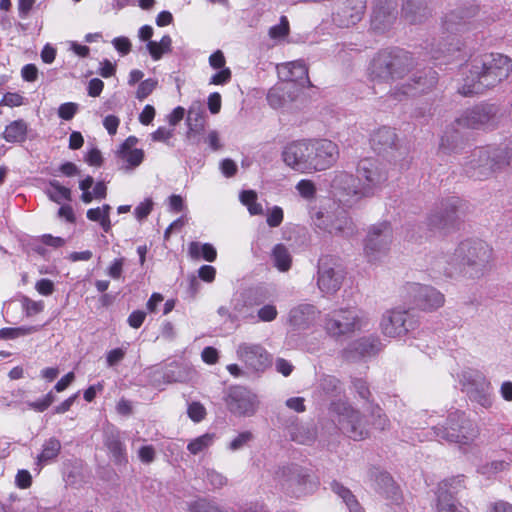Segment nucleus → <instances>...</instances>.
Here are the masks:
<instances>
[{"label":"nucleus","mask_w":512,"mask_h":512,"mask_svg":"<svg viewBox=\"0 0 512 512\" xmlns=\"http://www.w3.org/2000/svg\"><path fill=\"white\" fill-rule=\"evenodd\" d=\"M492 248L484 241L467 239L457 246L452 255H438L431 262V269L453 277L458 273L472 279L483 277L490 268Z\"/></svg>","instance_id":"obj_1"},{"label":"nucleus","mask_w":512,"mask_h":512,"mask_svg":"<svg viewBox=\"0 0 512 512\" xmlns=\"http://www.w3.org/2000/svg\"><path fill=\"white\" fill-rule=\"evenodd\" d=\"M336 143L327 139H302L288 143L282 151L284 163L300 173L330 168L338 159Z\"/></svg>","instance_id":"obj_2"},{"label":"nucleus","mask_w":512,"mask_h":512,"mask_svg":"<svg viewBox=\"0 0 512 512\" xmlns=\"http://www.w3.org/2000/svg\"><path fill=\"white\" fill-rule=\"evenodd\" d=\"M467 68L468 74L458 92L463 96H473L506 80L512 72V59L500 53H486L472 58Z\"/></svg>","instance_id":"obj_3"},{"label":"nucleus","mask_w":512,"mask_h":512,"mask_svg":"<svg viewBox=\"0 0 512 512\" xmlns=\"http://www.w3.org/2000/svg\"><path fill=\"white\" fill-rule=\"evenodd\" d=\"M419 420H413L416 428H423V425H431L433 439L437 441H446L456 443L460 447L471 445L479 436L477 424L470 420L465 412L454 410L450 411L446 420V426H436L433 415L428 416L427 411L417 415Z\"/></svg>","instance_id":"obj_4"},{"label":"nucleus","mask_w":512,"mask_h":512,"mask_svg":"<svg viewBox=\"0 0 512 512\" xmlns=\"http://www.w3.org/2000/svg\"><path fill=\"white\" fill-rule=\"evenodd\" d=\"M412 53L404 49L386 48L371 58L367 67V76L373 82L393 83L403 80L414 68Z\"/></svg>","instance_id":"obj_5"},{"label":"nucleus","mask_w":512,"mask_h":512,"mask_svg":"<svg viewBox=\"0 0 512 512\" xmlns=\"http://www.w3.org/2000/svg\"><path fill=\"white\" fill-rule=\"evenodd\" d=\"M512 164V141L504 148L475 149L464 164L465 174L475 180H485L505 165Z\"/></svg>","instance_id":"obj_6"},{"label":"nucleus","mask_w":512,"mask_h":512,"mask_svg":"<svg viewBox=\"0 0 512 512\" xmlns=\"http://www.w3.org/2000/svg\"><path fill=\"white\" fill-rule=\"evenodd\" d=\"M367 325L368 318L366 314L355 307L339 308L324 317L326 333L337 340L361 330Z\"/></svg>","instance_id":"obj_7"},{"label":"nucleus","mask_w":512,"mask_h":512,"mask_svg":"<svg viewBox=\"0 0 512 512\" xmlns=\"http://www.w3.org/2000/svg\"><path fill=\"white\" fill-rule=\"evenodd\" d=\"M330 414L337 421L338 429L347 437L359 441L368 437L369 431L360 412L352 408L346 401H332Z\"/></svg>","instance_id":"obj_8"},{"label":"nucleus","mask_w":512,"mask_h":512,"mask_svg":"<svg viewBox=\"0 0 512 512\" xmlns=\"http://www.w3.org/2000/svg\"><path fill=\"white\" fill-rule=\"evenodd\" d=\"M357 177L360 183V193L371 197L385 186L388 180L387 165L375 158H364L357 165Z\"/></svg>","instance_id":"obj_9"},{"label":"nucleus","mask_w":512,"mask_h":512,"mask_svg":"<svg viewBox=\"0 0 512 512\" xmlns=\"http://www.w3.org/2000/svg\"><path fill=\"white\" fill-rule=\"evenodd\" d=\"M277 479L285 493L295 498L313 493L318 486L308 471L298 465L281 468L277 472Z\"/></svg>","instance_id":"obj_10"},{"label":"nucleus","mask_w":512,"mask_h":512,"mask_svg":"<svg viewBox=\"0 0 512 512\" xmlns=\"http://www.w3.org/2000/svg\"><path fill=\"white\" fill-rule=\"evenodd\" d=\"M437 72L423 69L412 74L405 82L397 83L389 92L395 101H403L409 97L419 96L432 90L437 84Z\"/></svg>","instance_id":"obj_11"},{"label":"nucleus","mask_w":512,"mask_h":512,"mask_svg":"<svg viewBox=\"0 0 512 512\" xmlns=\"http://www.w3.org/2000/svg\"><path fill=\"white\" fill-rule=\"evenodd\" d=\"M501 117L500 106L494 103H481L464 111L457 122L460 126L471 129L490 130L497 127Z\"/></svg>","instance_id":"obj_12"},{"label":"nucleus","mask_w":512,"mask_h":512,"mask_svg":"<svg viewBox=\"0 0 512 512\" xmlns=\"http://www.w3.org/2000/svg\"><path fill=\"white\" fill-rule=\"evenodd\" d=\"M393 240V230L389 222L372 225L364 243V253L367 260L375 263L381 260L389 251Z\"/></svg>","instance_id":"obj_13"},{"label":"nucleus","mask_w":512,"mask_h":512,"mask_svg":"<svg viewBox=\"0 0 512 512\" xmlns=\"http://www.w3.org/2000/svg\"><path fill=\"white\" fill-rule=\"evenodd\" d=\"M344 277V268L337 258L323 256L319 259L317 286L323 294H335L341 288Z\"/></svg>","instance_id":"obj_14"},{"label":"nucleus","mask_w":512,"mask_h":512,"mask_svg":"<svg viewBox=\"0 0 512 512\" xmlns=\"http://www.w3.org/2000/svg\"><path fill=\"white\" fill-rule=\"evenodd\" d=\"M224 400L229 412L239 417H251L259 407L256 393L241 385L230 386Z\"/></svg>","instance_id":"obj_15"},{"label":"nucleus","mask_w":512,"mask_h":512,"mask_svg":"<svg viewBox=\"0 0 512 512\" xmlns=\"http://www.w3.org/2000/svg\"><path fill=\"white\" fill-rule=\"evenodd\" d=\"M313 222L317 228L333 236L348 238L355 233V225L343 209L318 211Z\"/></svg>","instance_id":"obj_16"},{"label":"nucleus","mask_w":512,"mask_h":512,"mask_svg":"<svg viewBox=\"0 0 512 512\" xmlns=\"http://www.w3.org/2000/svg\"><path fill=\"white\" fill-rule=\"evenodd\" d=\"M418 326V320L408 310L392 309L386 311L381 319L382 333L391 338L405 336Z\"/></svg>","instance_id":"obj_17"},{"label":"nucleus","mask_w":512,"mask_h":512,"mask_svg":"<svg viewBox=\"0 0 512 512\" xmlns=\"http://www.w3.org/2000/svg\"><path fill=\"white\" fill-rule=\"evenodd\" d=\"M404 298L421 310H434L444 304V295L435 288L420 283H408L404 287Z\"/></svg>","instance_id":"obj_18"},{"label":"nucleus","mask_w":512,"mask_h":512,"mask_svg":"<svg viewBox=\"0 0 512 512\" xmlns=\"http://www.w3.org/2000/svg\"><path fill=\"white\" fill-rule=\"evenodd\" d=\"M463 476L458 475L440 482L437 490V512H468L455 494L463 487Z\"/></svg>","instance_id":"obj_19"},{"label":"nucleus","mask_w":512,"mask_h":512,"mask_svg":"<svg viewBox=\"0 0 512 512\" xmlns=\"http://www.w3.org/2000/svg\"><path fill=\"white\" fill-rule=\"evenodd\" d=\"M237 358L256 374L263 373L271 365V356L260 344L240 343L236 348Z\"/></svg>","instance_id":"obj_20"},{"label":"nucleus","mask_w":512,"mask_h":512,"mask_svg":"<svg viewBox=\"0 0 512 512\" xmlns=\"http://www.w3.org/2000/svg\"><path fill=\"white\" fill-rule=\"evenodd\" d=\"M331 188L334 196L338 197L340 202L346 204H353L358 200L365 198L360 193L361 187L358 181V177L354 176L345 171L337 172L332 180Z\"/></svg>","instance_id":"obj_21"},{"label":"nucleus","mask_w":512,"mask_h":512,"mask_svg":"<svg viewBox=\"0 0 512 512\" xmlns=\"http://www.w3.org/2000/svg\"><path fill=\"white\" fill-rule=\"evenodd\" d=\"M461 208V200L457 196L444 199L430 216V224L439 229H446L458 219Z\"/></svg>","instance_id":"obj_22"},{"label":"nucleus","mask_w":512,"mask_h":512,"mask_svg":"<svg viewBox=\"0 0 512 512\" xmlns=\"http://www.w3.org/2000/svg\"><path fill=\"white\" fill-rule=\"evenodd\" d=\"M364 0H344L333 12V22L339 27H350L357 24L363 17Z\"/></svg>","instance_id":"obj_23"},{"label":"nucleus","mask_w":512,"mask_h":512,"mask_svg":"<svg viewBox=\"0 0 512 512\" xmlns=\"http://www.w3.org/2000/svg\"><path fill=\"white\" fill-rule=\"evenodd\" d=\"M478 13V7L470 6L448 13L443 19V28L450 33H458L476 28L473 18Z\"/></svg>","instance_id":"obj_24"},{"label":"nucleus","mask_w":512,"mask_h":512,"mask_svg":"<svg viewBox=\"0 0 512 512\" xmlns=\"http://www.w3.org/2000/svg\"><path fill=\"white\" fill-rule=\"evenodd\" d=\"M371 16V26L382 32L388 28L397 17V2L395 0H374Z\"/></svg>","instance_id":"obj_25"},{"label":"nucleus","mask_w":512,"mask_h":512,"mask_svg":"<svg viewBox=\"0 0 512 512\" xmlns=\"http://www.w3.org/2000/svg\"><path fill=\"white\" fill-rule=\"evenodd\" d=\"M279 79L285 84H289L294 89L295 85L304 86L310 84L308 78V69L301 60L286 62L277 65Z\"/></svg>","instance_id":"obj_26"},{"label":"nucleus","mask_w":512,"mask_h":512,"mask_svg":"<svg viewBox=\"0 0 512 512\" xmlns=\"http://www.w3.org/2000/svg\"><path fill=\"white\" fill-rule=\"evenodd\" d=\"M194 374V370L188 364L171 362L160 370L155 371L154 381H158V377H161L163 383L166 384L185 383L190 381Z\"/></svg>","instance_id":"obj_27"},{"label":"nucleus","mask_w":512,"mask_h":512,"mask_svg":"<svg viewBox=\"0 0 512 512\" xmlns=\"http://www.w3.org/2000/svg\"><path fill=\"white\" fill-rule=\"evenodd\" d=\"M380 344V340L375 336L360 338L345 349L344 357L351 361L363 357H370L379 351Z\"/></svg>","instance_id":"obj_28"},{"label":"nucleus","mask_w":512,"mask_h":512,"mask_svg":"<svg viewBox=\"0 0 512 512\" xmlns=\"http://www.w3.org/2000/svg\"><path fill=\"white\" fill-rule=\"evenodd\" d=\"M318 310L312 304H299L289 312V323L298 331L306 330L313 325L318 317Z\"/></svg>","instance_id":"obj_29"},{"label":"nucleus","mask_w":512,"mask_h":512,"mask_svg":"<svg viewBox=\"0 0 512 512\" xmlns=\"http://www.w3.org/2000/svg\"><path fill=\"white\" fill-rule=\"evenodd\" d=\"M467 395L471 402L485 409L491 408L494 403L491 383L485 378L473 381L467 390Z\"/></svg>","instance_id":"obj_30"},{"label":"nucleus","mask_w":512,"mask_h":512,"mask_svg":"<svg viewBox=\"0 0 512 512\" xmlns=\"http://www.w3.org/2000/svg\"><path fill=\"white\" fill-rule=\"evenodd\" d=\"M398 137L395 129L389 126H382L376 129L370 137L372 149L378 154L387 153L397 147Z\"/></svg>","instance_id":"obj_31"},{"label":"nucleus","mask_w":512,"mask_h":512,"mask_svg":"<svg viewBox=\"0 0 512 512\" xmlns=\"http://www.w3.org/2000/svg\"><path fill=\"white\" fill-rule=\"evenodd\" d=\"M187 139L194 145H198L201 141V135L205 128L204 112L198 108L191 107L187 114Z\"/></svg>","instance_id":"obj_32"},{"label":"nucleus","mask_w":512,"mask_h":512,"mask_svg":"<svg viewBox=\"0 0 512 512\" xmlns=\"http://www.w3.org/2000/svg\"><path fill=\"white\" fill-rule=\"evenodd\" d=\"M138 139L135 136H129L120 146L118 155L127 164L128 168H135L139 166L144 159V151L135 148Z\"/></svg>","instance_id":"obj_33"},{"label":"nucleus","mask_w":512,"mask_h":512,"mask_svg":"<svg viewBox=\"0 0 512 512\" xmlns=\"http://www.w3.org/2000/svg\"><path fill=\"white\" fill-rule=\"evenodd\" d=\"M402 12L405 19L410 23H419L430 13L428 0H406Z\"/></svg>","instance_id":"obj_34"},{"label":"nucleus","mask_w":512,"mask_h":512,"mask_svg":"<svg viewBox=\"0 0 512 512\" xmlns=\"http://www.w3.org/2000/svg\"><path fill=\"white\" fill-rule=\"evenodd\" d=\"M294 98L293 88L281 81L280 84L272 87L267 94V101L274 109L285 107Z\"/></svg>","instance_id":"obj_35"},{"label":"nucleus","mask_w":512,"mask_h":512,"mask_svg":"<svg viewBox=\"0 0 512 512\" xmlns=\"http://www.w3.org/2000/svg\"><path fill=\"white\" fill-rule=\"evenodd\" d=\"M105 444L117 464H125L127 462L125 445L118 433L108 435Z\"/></svg>","instance_id":"obj_36"},{"label":"nucleus","mask_w":512,"mask_h":512,"mask_svg":"<svg viewBox=\"0 0 512 512\" xmlns=\"http://www.w3.org/2000/svg\"><path fill=\"white\" fill-rule=\"evenodd\" d=\"M289 435L294 442L305 445L312 443L316 438L315 429L304 424L290 426Z\"/></svg>","instance_id":"obj_37"},{"label":"nucleus","mask_w":512,"mask_h":512,"mask_svg":"<svg viewBox=\"0 0 512 512\" xmlns=\"http://www.w3.org/2000/svg\"><path fill=\"white\" fill-rule=\"evenodd\" d=\"M318 391L321 395L327 398H332L340 396L343 389L340 381L335 376L323 375L319 379Z\"/></svg>","instance_id":"obj_38"},{"label":"nucleus","mask_w":512,"mask_h":512,"mask_svg":"<svg viewBox=\"0 0 512 512\" xmlns=\"http://www.w3.org/2000/svg\"><path fill=\"white\" fill-rule=\"evenodd\" d=\"M274 266L281 272H286L290 269L292 257L288 248L284 244H276L271 253Z\"/></svg>","instance_id":"obj_39"},{"label":"nucleus","mask_w":512,"mask_h":512,"mask_svg":"<svg viewBox=\"0 0 512 512\" xmlns=\"http://www.w3.org/2000/svg\"><path fill=\"white\" fill-rule=\"evenodd\" d=\"M60 450V441L55 437L49 438L44 442L42 452L37 456V465L41 468L49 461L55 459L60 453Z\"/></svg>","instance_id":"obj_40"},{"label":"nucleus","mask_w":512,"mask_h":512,"mask_svg":"<svg viewBox=\"0 0 512 512\" xmlns=\"http://www.w3.org/2000/svg\"><path fill=\"white\" fill-rule=\"evenodd\" d=\"M27 134V124L23 120H15L6 126L3 138L10 143L22 142Z\"/></svg>","instance_id":"obj_41"},{"label":"nucleus","mask_w":512,"mask_h":512,"mask_svg":"<svg viewBox=\"0 0 512 512\" xmlns=\"http://www.w3.org/2000/svg\"><path fill=\"white\" fill-rule=\"evenodd\" d=\"M188 253L191 258H202L208 262H213L217 257L216 249L209 243L201 244L199 242H191L189 244Z\"/></svg>","instance_id":"obj_42"},{"label":"nucleus","mask_w":512,"mask_h":512,"mask_svg":"<svg viewBox=\"0 0 512 512\" xmlns=\"http://www.w3.org/2000/svg\"><path fill=\"white\" fill-rule=\"evenodd\" d=\"M331 489L343 500L350 512H364L355 496L342 484L334 481L331 483Z\"/></svg>","instance_id":"obj_43"},{"label":"nucleus","mask_w":512,"mask_h":512,"mask_svg":"<svg viewBox=\"0 0 512 512\" xmlns=\"http://www.w3.org/2000/svg\"><path fill=\"white\" fill-rule=\"evenodd\" d=\"M49 199L57 204L63 201H71V190L60 184L57 180H50L46 188Z\"/></svg>","instance_id":"obj_44"},{"label":"nucleus","mask_w":512,"mask_h":512,"mask_svg":"<svg viewBox=\"0 0 512 512\" xmlns=\"http://www.w3.org/2000/svg\"><path fill=\"white\" fill-rule=\"evenodd\" d=\"M172 39L169 35H164L159 42L148 41L147 50L154 61H158L162 56L171 51Z\"/></svg>","instance_id":"obj_45"},{"label":"nucleus","mask_w":512,"mask_h":512,"mask_svg":"<svg viewBox=\"0 0 512 512\" xmlns=\"http://www.w3.org/2000/svg\"><path fill=\"white\" fill-rule=\"evenodd\" d=\"M214 441H215V434L205 433L203 435H200V436L192 439L187 445V450L192 455H198V454L206 451L210 446H212Z\"/></svg>","instance_id":"obj_46"},{"label":"nucleus","mask_w":512,"mask_h":512,"mask_svg":"<svg viewBox=\"0 0 512 512\" xmlns=\"http://www.w3.org/2000/svg\"><path fill=\"white\" fill-rule=\"evenodd\" d=\"M241 203L247 207L251 215H261L263 208L260 203L257 202V193L253 190H244L240 193Z\"/></svg>","instance_id":"obj_47"},{"label":"nucleus","mask_w":512,"mask_h":512,"mask_svg":"<svg viewBox=\"0 0 512 512\" xmlns=\"http://www.w3.org/2000/svg\"><path fill=\"white\" fill-rule=\"evenodd\" d=\"M509 466V462L504 460H494L483 464L478 468V473L487 479H491L498 473L504 471Z\"/></svg>","instance_id":"obj_48"},{"label":"nucleus","mask_w":512,"mask_h":512,"mask_svg":"<svg viewBox=\"0 0 512 512\" xmlns=\"http://www.w3.org/2000/svg\"><path fill=\"white\" fill-rule=\"evenodd\" d=\"M372 424L376 429L385 430L390 426V421L383 410L378 405H372L370 408Z\"/></svg>","instance_id":"obj_49"},{"label":"nucleus","mask_w":512,"mask_h":512,"mask_svg":"<svg viewBox=\"0 0 512 512\" xmlns=\"http://www.w3.org/2000/svg\"><path fill=\"white\" fill-rule=\"evenodd\" d=\"M203 477L206 484L210 485L213 489L222 488L228 481L223 474L210 468L205 469Z\"/></svg>","instance_id":"obj_50"},{"label":"nucleus","mask_w":512,"mask_h":512,"mask_svg":"<svg viewBox=\"0 0 512 512\" xmlns=\"http://www.w3.org/2000/svg\"><path fill=\"white\" fill-rule=\"evenodd\" d=\"M157 85H158V80L155 78H148V79L142 80L140 82V84L138 85V88L136 91V98L140 101H143L156 89Z\"/></svg>","instance_id":"obj_51"},{"label":"nucleus","mask_w":512,"mask_h":512,"mask_svg":"<svg viewBox=\"0 0 512 512\" xmlns=\"http://www.w3.org/2000/svg\"><path fill=\"white\" fill-rule=\"evenodd\" d=\"M295 188L300 196L306 200H313L316 196V186L311 180L302 179L297 183Z\"/></svg>","instance_id":"obj_52"},{"label":"nucleus","mask_w":512,"mask_h":512,"mask_svg":"<svg viewBox=\"0 0 512 512\" xmlns=\"http://www.w3.org/2000/svg\"><path fill=\"white\" fill-rule=\"evenodd\" d=\"M232 79V72L230 68H223L217 70L216 73H214L210 79H209V85H226L228 84Z\"/></svg>","instance_id":"obj_53"},{"label":"nucleus","mask_w":512,"mask_h":512,"mask_svg":"<svg viewBox=\"0 0 512 512\" xmlns=\"http://www.w3.org/2000/svg\"><path fill=\"white\" fill-rule=\"evenodd\" d=\"M289 32V23L285 16L281 17L280 23L269 29V36L272 39L284 38Z\"/></svg>","instance_id":"obj_54"},{"label":"nucleus","mask_w":512,"mask_h":512,"mask_svg":"<svg viewBox=\"0 0 512 512\" xmlns=\"http://www.w3.org/2000/svg\"><path fill=\"white\" fill-rule=\"evenodd\" d=\"M78 104L74 102H66L59 106L58 116L63 120H71L78 111Z\"/></svg>","instance_id":"obj_55"},{"label":"nucleus","mask_w":512,"mask_h":512,"mask_svg":"<svg viewBox=\"0 0 512 512\" xmlns=\"http://www.w3.org/2000/svg\"><path fill=\"white\" fill-rule=\"evenodd\" d=\"M253 439V434L250 431L239 433L229 444L231 451H237L243 448L248 442Z\"/></svg>","instance_id":"obj_56"},{"label":"nucleus","mask_w":512,"mask_h":512,"mask_svg":"<svg viewBox=\"0 0 512 512\" xmlns=\"http://www.w3.org/2000/svg\"><path fill=\"white\" fill-rule=\"evenodd\" d=\"M277 315H278L277 309L272 304L264 305L263 307H261L258 310V313H257L258 320L263 321V322H271L274 319H276Z\"/></svg>","instance_id":"obj_57"},{"label":"nucleus","mask_w":512,"mask_h":512,"mask_svg":"<svg viewBox=\"0 0 512 512\" xmlns=\"http://www.w3.org/2000/svg\"><path fill=\"white\" fill-rule=\"evenodd\" d=\"M187 413L194 422H200L204 419L206 410L201 403L193 402L188 406Z\"/></svg>","instance_id":"obj_58"},{"label":"nucleus","mask_w":512,"mask_h":512,"mask_svg":"<svg viewBox=\"0 0 512 512\" xmlns=\"http://www.w3.org/2000/svg\"><path fill=\"white\" fill-rule=\"evenodd\" d=\"M283 210L279 206L272 207L267 214V224L270 227H278L283 221Z\"/></svg>","instance_id":"obj_59"},{"label":"nucleus","mask_w":512,"mask_h":512,"mask_svg":"<svg viewBox=\"0 0 512 512\" xmlns=\"http://www.w3.org/2000/svg\"><path fill=\"white\" fill-rule=\"evenodd\" d=\"M126 349L124 348H115L108 351L106 355V363L108 367H114L118 365L125 357Z\"/></svg>","instance_id":"obj_60"},{"label":"nucleus","mask_w":512,"mask_h":512,"mask_svg":"<svg viewBox=\"0 0 512 512\" xmlns=\"http://www.w3.org/2000/svg\"><path fill=\"white\" fill-rule=\"evenodd\" d=\"M112 45L117 50V52L122 56L129 54L132 47L129 38L125 36L115 37L112 40Z\"/></svg>","instance_id":"obj_61"},{"label":"nucleus","mask_w":512,"mask_h":512,"mask_svg":"<svg viewBox=\"0 0 512 512\" xmlns=\"http://www.w3.org/2000/svg\"><path fill=\"white\" fill-rule=\"evenodd\" d=\"M24 103V98L18 93H6L0 101V106L18 107Z\"/></svg>","instance_id":"obj_62"},{"label":"nucleus","mask_w":512,"mask_h":512,"mask_svg":"<svg viewBox=\"0 0 512 512\" xmlns=\"http://www.w3.org/2000/svg\"><path fill=\"white\" fill-rule=\"evenodd\" d=\"M153 208V201L150 198L145 199L134 210L135 217L138 220L145 219Z\"/></svg>","instance_id":"obj_63"},{"label":"nucleus","mask_w":512,"mask_h":512,"mask_svg":"<svg viewBox=\"0 0 512 512\" xmlns=\"http://www.w3.org/2000/svg\"><path fill=\"white\" fill-rule=\"evenodd\" d=\"M209 65L211 68H213L214 70H219V69H223V68H227L225 65H226V59H225V56L223 54V52L221 50H217L215 52H213L210 56H209Z\"/></svg>","instance_id":"obj_64"}]
</instances>
